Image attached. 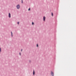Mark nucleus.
I'll return each mask as SVG.
<instances>
[{"mask_svg":"<svg viewBox=\"0 0 76 76\" xmlns=\"http://www.w3.org/2000/svg\"><path fill=\"white\" fill-rule=\"evenodd\" d=\"M51 75L52 76H54V73L52 71L51 72Z\"/></svg>","mask_w":76,"mask_h":76,"instance_id":"obj_1","label":"nucleus"},{"mask_svg":"<svg viewBox=\"0 0 76 76\" xmlns=\"http://www.w3.org/2000/svg\"><path fill=\"white\" fill-rule=\"evenodd\" d=\"M19 7H20L19 5H18L17 6V9H19Z\"/></svg>","mask_w":76,"mask_h":76,"instance_id":"obj_2","label":"nucleus"},{"mask_svg":"<svg viewBox=\"0 0 76 76\" xmlns=\"http://www.w3.org/2000/svg\"><path fill=\"white\" fill-rule=\"evenodd\" d=\"M43 19L44 21H45V17H43Z\"/></svg>","mask_w":76,"mask_h":76,"instance_id":"obj_3","label":"nucleus"},{"mask_svg":"<svg viewBox=\"0 0 76 76\" xmlns=\"http://www.w3.org/2000/svg\"><path fill=\"white\" fill-rule=\"evenodd\" d=\"M8 16L9 18H10V13H9Z\"/></svg>","mask_w":76,"mask_h":76,"instance_id":"obj_4","label":"nucleus"},{"mask_svg":"<svg viewBox=\"0 0 76 76\" xmlns=\"http://www.w3.org/2000/svg\"><path fill=\"white\" fill-rule=\"evenodd\" d=\"M34 74H35V72L34 71V70H33V75H34Z\"/></svg>","mask_w":76,"mask_h":76,"instance_id":"obj_5","label":"nucleus"},{"mask_svg":"<svg viewBox=\"0 0 76 76\" xmlns=\"http://www.w3.org/2000/svg\"><path fill=\"white\" fill-rule=\"evenodd\" d=\"M11 35L12 37H13V34L12 33V32H11Z\"/></svg>","mask_w":76,"mask_h":76,"instance_id":"obj_6","label":"nucleus"},{"mask_svg":"<svg viewBox=\"0 0 76 76\" xmlns=\"http://www.w3.org/2000/svg\"><path fill=\"white\" fill-rule=\"evenodd\" d=\"M51 14H52V16H53V12L51 13Z\"/></svg>","mask_w":76,"mask_h":76,"instance_id":"obj_7","label":"nucleus"},{"mask_svg":"<svg viewBox=\"0 0 76 76\" xmlns=\"http://www.w3.org/2000/svg\"><path fill=\"white\" fill-rule=\"evenodd\" d=\"M21 1H22V2H21L22 3H23V1L22 0Z\"/></svg>","mask_w":76,"mask_h":76,"instance_id":"obj_8","label":"nucleus"},{"mask_svg":"<svg viewBox=\"0 0 76 76\" xmlns=\"http://www.w3.org/2000/svg\"><path fill=\"white\" fill-rule=\"evenodd\" d=\"M37 47H38V44H37Z\"/></svg>","mask_w":76,"mask_h":76,"instance_id":"obj_9","label":"nucleus"},{"mask_svg":"<svg viewBox=\"0 0 76 76\" xmlns=\"http://www.w3.org/2000/svg\"><path fill=\"white\" fill-rule=\"evenodd\" d=\"M1 52V48H0V52Z\"/></svg>","mask_w":76,"mask_h":76,"instance_id":"obj_10","label":"nucleus"},{"mask_svg":"<svg viewBox=\"0 0 76 76\" xmlns=\"http://www.w3.org/2000/svg\"><path fill=\"white\" fill-rule=\"evenodd\" d=\"M30 10V8H29V9H28V10L29 11Z\"/></svg>","mask_w":76,"mask_h":76,"instance_id":"obj_11","label":"nucleus"},{"mask_svg":"<svg viewBox=\"0 0 76 76\" xmlns=\"http://www.w3.org/2000/svg\"><path fill=\"white\" fill-rule=\"evenodd\" d=\"M33 24H34V23H33V22H32V25H33Z\"/></svg>","mask_w":76,"mask_h":76,"instance_id":"obj_12","label":"nucleus"},{"mask_svg":"<svg viewBox=\"0 0 76 76\" xmlns=\"http://www.w3.org/2000/svg\"><path fill=\"white\" fill-rule=\"evenodd\" d=\"M19 22H18V24H19Z\"/></svg>","mask_w":76,"mask_h":76,"instance_id":"obj_13","label":"nucleus"},{"mask_svg":"<svg viewBox=\"0 0 76 76\" xmlns=\"http://www.w3.org/2000/svg\"><path fill=\"white\" fill-rule=\"evenodd\" d=\"M19 54H20V53Z\"/></svg>","mask_w":76,"mask_h":76,"instance_id":"obj_14","label":"nucleus"},{"mask_svg":"<svg viewBox=\"0 0 76 76\" xmlns=\"http://www.w3.org/2000/svg\"><path fill=\"white\" fill-rule=\"evenodd\" d=\"M21 51H22V49H21Z\"/></svg>","mask_w":76,"mask_h":76,"instance_id":"obj_15","label":"nucleus"}]
</instances>
